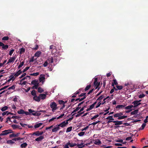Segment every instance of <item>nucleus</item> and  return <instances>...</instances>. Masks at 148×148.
<instances>
[{"label": "nucleus", "instance_id": "nucleus-1", "mask_svg": "<svg viewBox=\"0 0 148 148\" xmlns=\"http://www.w3.org/2000/svg\"><path fill=\"white\" fill-rule=\"evenodd\" d=\"M50 107L52 109V111L53 112L54 110H56L57 108V105L56 103L54 102H51L50 104Z\"/></svg>", "mask_w": 148, "mask_h": 148}, {"label": "nucleus", "instance_id": "nucleus-11", "mask_svg": "<svg viewBox=\"0 0 148 148\" xmlns=\"http://www.w3.org/2000/svg\"><path fill=\"white\" fill-rule=\"evenodd\" d=\"M33 99L35 101L39 102L40 101L39 96H37V95L33 97Z\"/></svg>", "mask_w": 148, "mask_h": 148}, {"label": "nucleus", "instance_id": "nucleus-52", "mask_svg": "<svg viewBox=\"0 0 148 148\" xmlns=\"http://www.w3.org/2000/svg\"><path fill=\"white\" fill-rule=\"evenodd\" d=\"M146 123H143L142 125L141 128H140V129L141 130H143L144 129V127L146 126Z\"/></svg>", "mask_w": 148, "mask_h": 148}, {"label": "nucleus", "instance_id": "nucleus-5", "mask_svg": "<svg viewBox=\"0 0 148 148\" xmlns=\"http://www.w3.org/2000/svg\"><path fill=\"white\" fill-rule=\"evenodd\" d=\"M29 112H27L25 111L24 114H25L26 115H31V113L33 112H35V111L32 110L31 109L28 110Z\"/></svg>", "mask_w": 148, "mask_h": 148}, {"label": "nucleus", "instance_id": "nucleus-3", "mask_svg": "<svg viewBox=\"0 0 148 148\" xmlns=\"http://www.w3.org/2000/svg\"><path fill=\"white\" fill-rule=\"evenodd\" d=\"M98 80V78H95V81L94 82V85L96 86V89L99 86L100 84V82H97Z\"/></svg>", "mask_w": 148, "mask_h": 148}, {"label": "nucleus", "instance_id": "nucleus-64", "mask_svg": "<svg viewBox=\"0 0 148 148\" xmlns=\"http://www.w3.org/2000/svg\"><path fill=\"white\" fill-rule=\"evenodd\" d=\"M77 94L75 93H74L73 95L71 96L72 98H75L77 97Z\"/></svg>", "mask_w": 148, "mask_h": 148}, {"label": "nucleus", "instance_id": "nucleus-57", "mask_svg": "<svg viewBox=\"0 0 148 148\" xmlns=\"http://www.w3.org/2000/svg\"><path fill=\"white\" fill-rule=\"evenodd\" d=\"M145 96V95L144 94H143L140 95L138 96V97L140 98H141L144 97Z\"/></svg>", "mask_w": 148, "mask_h": 148}, {"label": "nucleus", "instance_id": "nucleus-53", "mask_svg": "<svg viewBox=\"0 0 148 148\" xmlns=\"http://www.w3.org/2000/svg\"><path fill=\"white\" fill-rule=\"evenodd\" d=\"M9 86V85H8V86H5L4 87L1 88L0 89V91H1L2 90H3L4 89H5L6 88H8Z\"/></svg>", "mask_w": 148, "mask_h": 148}, {"label": "nucleus", "instance_id": "nucleus-24", "mask_svg": "<svg viewBox=\"0 0 148 148\" xmlns=\"http://www.w3.org/2000/svg\"><path fill=\"white\" fill-rule=\"evenodd\" d=\"M104 97V96L103 95H101L97 99V101H99V102H101V100Z\"/></svg>", "mask_w": 148, "mask_h": 148}, {"label": "nucleus", "instance_id": "nucleus-62", "mask_svg": "<svg viewBox=\"0 0 148 148\" xmlns=\"http://www.w3.org/2000/svg\"><path fill=\"white\" fill-rule=\"evenodd\" d=\"M38 45L36 44L35 45V47L33 48V49L34 50H36L38 48Z\"/></svg>", "mask_w": 148, "mask_h": 148}, {"label": "nucleus", "instance_id": "nucleus-42", "mask_svg": "<svg viewBox=\"0 0 148 148\" xmlns=\"http://www.w3.org/2000/svg\"><path fill=\"white\" fill-rule=\"evenodd\" d=\"M7 143L8 144H13L14 143V142L12 139V140H9L7 141Z\"/></svg>", "mask_w": 148, "mask_h": 148}, {"label": "nucleus", "instance_id": "nucleus-37", "mask_svg": "<svg viewBox=\"0 0 148 148\" xmlns=\"http://www.w3.org/2000/svg\"><path fill=\"white\" fill-rule=\"evenodd\" d=\"M72 127H68L66 129V132L67 133L71 132L72 130Z\"/></svg>", "mask_w": 148, "mask_h": 148}, {"label": "nucleus", "instance_id": "nucleus-56", "mask_svg": "<svg viewBox=\"0 0 148 148\" xmlns=\"http://www.w3.org/2000/svg\"><path fill=\"white\" fill-rule=\"evenodd\" d=\"M48 64V62L47 61H46L43 64V66L44 67H46Z\"/></svg>", "mask_w": 148, "mask_h": 148}, {"label": "nucleus", "instance_id": "nucleus-22", "mask_svg": "<svg viewBox=\"0 0 148 148\" xmlns=\"http://www.w3.org/2000/svg\"><path fill=\"white\" fill-rule=\"evenodd\" d=\"M77 145L79 148H82L84 147V145L83 143H81L80 144H77Z\"/></svg>", "mask_w": 148, "mask_h": 148}, {"label": "nucleus", "instance_id": "nucleus-51", "mask_svg": "<svg viewBox=\"0 0 148 148\" xmlns=\"http://www.w3.org/2000/svg\"><path fill=\"white\" fill-rule=\"evenodd\" d=\"M99 116V115L98 114H97L96 115H95V116H93L91 118V119L92 120H93L97 118Z\"/></svg>", "mask_w": 148, "mask_h": 148}, {"label": "nucleus", "instance_id": "nucleus-29", "mask_svg": "<svg viewBox=\"0 0 148 148\" xmlns=\"http://www.w3.org/2000/svg\"><path fill=\"white\" fill-rule=\"evenodd\" d=\"M38 92L41 93L44 91V90L41 88L39 87L38 88Z\"/></svg>", "mask_w": 148, "mask_h": 148}, {"label": "nucleus", "instance_id": "nucleus-45", "mask_svg": "<svg viewBox=\"0 0 148 148\" xmlns=\"http://www.w3.org/2000/svg\"><path fill=\"white\" fill-rule=\"evenodd\" d=\"M9 39V37L8 36L3 37L2 39L3 40H7Z\"/></svg>", "mask_w": 148, "mask_h": 148}, {"label": "nucleus", "instance_id": "nucleus-12", "mask_svg": "<svg viewBox=\"0 0 148 148\" xmlns=\"http://www.w3.org/2000/svg\"><path fill=\"white\" fill-rule=\"evenodd\" d=\"M47 95L46 94H40L39 96L40 99L42 100L45 99Z\"/></svg>", "mask_w": 148, "mask_h": 148}, {"label": "nucleus", "instance_id": "nucleus-60", "mask_svg": "<svg viewBox=\"0 0 148 148\" xmlns=\"http://www.w3.org/2000/svg\"><path fill=\"white\" fill-rule=\"evenodd\" d=\"M29 67H26V68L25 69H24L22 71V72H23V73L25 72L27 70L29 69Z\"/></svg>", "mask_w": 148, "mask_h": 148}, {"label": "nucleus", "instance_id": "nucleus-19", "mask_svg": "<svg viewBox=\"0 0 148 148\" xmlns=\"http://www.w3.org/2000/svg\"><path fill=\"white\" fill-rule=\"evenodd\" d=\"M29 134L31 135H35L36 136H40L39 134V131H37L36 132H34L32 134Z\"/></svg>", "mask_w": 148, "mask_h": 148}, {"label": "nucleus", "instance_id": "nucleus-59", "mask_svg": "<svg viewBox=\"0 0 148 148\" xmlns=\"http://www.w3.org/2000/svg\"><path fill=\"white\" fill-rule=\"evenodd\" d=\"M20 124L21 125V126L22 127H25V126H28V125L27 124H26L25 123H20Z\"/></svg>", "mask_w": 148, "mask_h": 148}, {"label": "nucleus", "instance_id": "nucleus-61", "mask_svg": "<svg viewBox=\"0 0 148 148\" xmlns=\"http://www.w3.org/2000/svg\"><path fill=\"white\" fill-rule=\"evenodd\" d=\"M14 49H12L11 50L9 53V55L10 56H11L12 54L13 53V52L14 51Z\"/></svg>", "mask_w": 148, "mask_h": 148}, {"label": "nucleus", "instance_id": "nucleus-43", "mask_svg": "<svg viewBox=\"0 0 148 148\" xmlns=\"http://www.w3.org/2000/svg\"><path fill=\"white\" fill-rule=\"evenodd\" d=\"M116 87L118 90H121L123 89V87L122 86H116Z\"/></svg>", "mask_w": 148, "mask_h": 148}, {"label": "nucleus", "instance_id": "nucleus-58", "mask_svg": "<svg viewBox=\"0 0 148 148\" xmlns=\"http://www.w3.org/2000/svg\"><path fill=\"white\" fill-rule=\"evenodd\" d=\"M20 118V117L18 116H13L11 117V118L14 119H18Z\"/></svg>", "mask_w": 148, "mask_h": 148}, {"label": "nucleus", "instance_id": "nucleus-13", "mask_svg": "<svg viewBox=\"0 0 148 148\" xmlns=\"http://www.w3.org/2000/svg\"><path fill=\"white\" fill-rule=\"evenodd\" d=\"M11 126L13 129L14 130L16 128H18L19 129H22V128L21 127V126L20 125L13 124L11 125Z\"/></svg>", "mask_w": 148, "mask_h": 148}, {"label": "nucleus", "instance_id": "nucleus-40", "mask_svg": "<svg viewBox=\"0 0 148 148\" xmlns=\"http://www.w3.org/2000/svg\"><path fill=\"white\" fill-rule=\"evenodd\" d=\"M24 63V61H23L22 62H21L20 64L18 65V69L20 68L23 65Z\"/></svg>", "mask_w": 148, "mask_h": 148}, {"label": "nucleus", "instance_id": "nucleus-4", "mask_svg": "<svg viewBox=\"0 0 148 148\" xmlns=\"http://www.w3.org/2000/svg\"><path fill=\"white\" fill-rule=\"evenodd\" d=\"M60 127L58 126V125H56V126L52 130V132H56L58 130H60Z\"/></svg>", "mask_w": 148, "mask_h": 148}, {"label": "nucleus", "instance_id": "nucleus-48", "mask_svg": "<svg viewBox=\"0 0 148 148\" xmlns=\"http://www.w3.org/2000/svg\"><path fill=\"white\" fill-rule=\"evenodd\" d=\"M39 74V73L36 72V73H33L31 74L30 75L31 76H37Z\"/></svg>", "mask_w": 148, "mask_h": 148}, {"label": "nucleus", "instance_id": "nucleus-50", "mask_svg": "<svg viewBox=\"0 0 148 148\" xmlns=\"http://www.w3.org/2000/svg\"><path fill=\"white\" fill-rule=\"evenodd\" d=\"M58 102L60 104H62L63 105V104H65V102H64L62 100H59L58 101Z\"/></svg>", "mask_w": 148, "mask_h": 148}, {"label": "nucleus", "instance_id": "nucleus-6", "mask_svg": "<svg viewBox=\"0 0 148 148\" xmlns=\"http://www.w3.org/2000/svg\"><path fill=\"white\" fill-rule=\"evenodd\" d=\"M132 104L134 105V106H133V107H136L140 105L141 103H138V101H137V100H136L133 101L132 103Z\"/></svg>", "mask_w": 148, "mask_h": 148}, {"label": "nucleus", "instance_id": "nucleus-28", "mask_svg": "<svg viewBox=\"0 0 148 148\" xmlns=\"http://www.w3.org/2000/svg\"><path fill=\"white\" fill-rule=\"evenodd\" d=\"M38 83V81H37L36 79L32 80L31 82V84L34 85H36Z\"/></svg>", "mask_w": 148, "mask_h": 148}, {"label": "nucleus", "instance_id": "nucleus-47", "mask_svg": "<svg viewBox=\"0 0 148 148\" xmlns=\"http://www.w3.org/2000/svg\"><path fill=\"white\" fill-rule=\"evenodd\" d=\"M57 51L56 49V48H55V49H54L52 50H51V53L52 55L54 54Z\"/></svg>", "mask_w": 148, "mask_h": 148}, {"label": "nucleus", "instance_id": "nucleus-33", "mask_svg": "<svg viewBox=\"0 0 148 148\" xmlns=\"http://www.w3.org/2000/svg\"><path fill=\"white\" fill-rule=\"evenodd\" d=\"M16 57L14 56L12 57H11L10 59H9V61L10 62H14V60H15Z\"/></svg>", "mask_w": 148, "mask_h": 148}, {"label": "nucleus", "instance_id": "nucleus-49", "mask_svg": "<svg viewBox=\"0 0 148 148\" xmlns=\"http://www.w3.org/2000/svg\"><path fill=\"white\" fill-rule=\"evenodd\" d=\"M85 134V132H82L79 133L78 134V135L79 136H83Z\"/></svg>", "mask_w": 148, "mask_h": 148}, {"label": "nucleus", "instance_id": "nucleus-35", "mask_svg": "<svg viewBox=\"0 0 148 148\" xmlns=\"http://www.w3.org/2000/svg\"><path fill=\"white\" fill-rule=\"evenodd\" d=\"M31 94L32 96H34V97L36 95V91L34 90H33L32 91Z\"/></svg>", "mask_w": 148, "mask_h": 148}, {"label": "nucleus", "instance_id": "nucleus-63", "mask_svg": "<svg viewBox=\"0 0 148 148\" xmlns=\"http://www.w3.org/2000/svg\"><path fill=\"white\" fill-rule=\"evenodd\" d=\"M101 105H102L101 102H99L97 104V105L96 106L95 108H97L100 107Z\"/></svg>", "mask_w": 148, "mask_h": 148}, {"label": "nucleus", "instance_id": "nucleus-39", "mask_svg": "<svg viewBox=\"0 0 148 148\" xmlns=\"http://www.w3.org/2000/svg\"><path fill=\"white\" fill-rule=\"evenodd\" d=\"M125 107V106L123 105H118L116 107V108H123Z\"/></svg>", "mask_w": 148, "mask_h": 148}, {"label": "nucleus", "instance_id": "nucleus-36", "mask_svg": "<svg viewBox=\"0 0 148 148\" xmlns=\"http://www.w3.org/2000/svg\"><path fill=\"white\" fill-rule=\"evenodd\" d=\"M15 85H13L12 86H11V87H9L6 90L7 91L8 90H10V89L14 90L15 88Z\"/></svg>", "mask_w": 148, "mask_h": 148}, {"label": "nucleus", "instance_id": "nucleus-21", "mask_svg": "<svg viewBox=\"0 0 148 148\" xmlns=\"http://www.w3.org/2000/svg\"><path fill=\"white\" fill-rule=\"evenodd\" d=\"M41 54V52L40 51H37L34 54V56L35 57H39L40 56Z\"/></svg>", "mask_w": 148, "mask_h": 148}, {"label": "nucleus", "instance_id": "nucleus-27", "mask_svg": "<svg viewBox=\"0 0 148 148\" xmlns=\"http://www.w3.org/2000/svg\"><path fill=\"white\" fill-rule=\"evenodd\" d=\"M47 60L50 63H52L53 62V58L52 57H51L48 58Z\"/></svg>", "mask_w": 148, "mask_h": 148}, {"label": "nucleus", "instance_id": "nucleus-18", "mask_svg": "<svg viewBox=\"0 0 148 148\" xmlns=\"http://www.w3.org/2000/svg\"><path fill=\"white\" fill-rule=\"evenodd\" d=\"M123 115V113L121 112L119 113H117L114 115V117H119L120 116Z\"/></svg>", "mask_w": 148, "mask_h": 148}, {"label": "nucleus", "instance_id": "nucleus-54", "mask_svg": "<svg viewBox=\"0 0 148 148\" xmlns=\"http://www.w3.org/2000/svg\"><path fill=\"white\" fill-rule=\"evenodd\" d=\"M56 48V47L53 45H51L50 46L49 49H51V50L55 49Z\"/></svg>", "mask_w": 148, "mask_h": 148}, {"label": "nucleus", "instance_id": "nucleus-25", "mask_svg": "<svg viewBox=\"0 0 148 148\" xmlns=\"http://www.w3.org/2000/svg\"><path fill=\"white\" fill-rule=\"evenodd\" d=\"M138 109L136 110H135L134 111L131 112L130 113L131 114V115H135L136 114H137V113L138 112Z\"/></svg>", "mask_w": 148, "mask_h": 148}, {"label": "nucleus", "instance_id": "nucleus-23", "mask_svg": "<svg viewBox=\"0 0 148 148\" xmlns=\"http://www.w3.org/2000/svg\"><path fill=\"white\" fill-rule=\"evenodd\" d=\"M23 138H21L20 137H18L17 138H15L12 139V140L14 141H18L21 140H23Z\"/></svg>", "mask_w": 148, "mask_h": 148}, {"label": "nucleus", "instance_id": "nucleus-14", "mask_svg": "<svg viewBox=\"0 0 148 148\" xmlns=\"http://www.w3.org/2000/svg\"><path fill=\"white\" fill-rule=\"evenodd\" d=\"M40 76H41L39 77V81L40 82H44V80L45 79V76L44 75H40Z\"/></svg>", "mask_w": 148, "mask_h": 148}, {"label": "nucleus", "instance_id": "nucleus-2", "mask_svg": "<svg viewBox=\"0 0 148 148\" xmlns=\"http://www.w3.org/2000/svg\"><path fill=\"white\" fill-rule=\"evenodd\" d=\"M58 125L60 127L63 128L66 126V125H68V123L66 122L65 121H64L59 124H58Z\"/></svg>", "mask_w": 148, "mask_h": 148}, {"label": "nucleus", "instance_id": "nucleus-8", "mask_svg": "<svg viewBox=\"0 0 148 148\" xmlns=\"http://www.w3.org/2000/svg\"><path fill=\"white\" fill-rule=\"evenodd\" d=\"M2 133L5 132L6 135L9 134L13 132L12 130H5L2 132Z\"/></svg>", "mask_w": 148, "mask_h": 148}, {"label": "nucleus", "instance_id": "nucleus-46", "mask_svg": "<svg viewBox=\"0 0 148 148\" xmlns=\"http://www.w3.org/2000/svg\"><path fill=\"white\" fill-rule=\"evenodd\" d=\"M3 49H4V50H6L8 48V46L7 45H5L4 44V45L3 46V47H2Z\"/></svg>", "mask_w": 148, "mask_h": 148}, {"label": "nucleus", "instance_id": "nucleus-55", "mask_svg": "<svg viewBox=\"0 0 148 148\" xmlns=\"http://www.w3.org/2000/svg\"><path fill=\"white\" fill-rule=\"evenodd\" d=\"M99 122H100L99 121H96L95 122H94L93 123H92L89 124L88 125L89 126V125H96L98 123H99Z\"/></svg>", "mask_w": 148, "mask_h": 148}, {"label": "nucleus", "instance_id": "nucleus-32", "mask_svg": "<svg viewBox=\"0 0 148 148\" xmlns=\"http://www.w3.org/2000/svg\"><path fill=\"white\" fill-rule=\"evenodd\" d=\"M8 109V107L7 106H5L4 107L2 108L1 109V110L3 112V111H4Z\"/></svg>", "mask_w": 148, "mask_h": 148}, {"label": "nucleus", "instance_id": "nucleus-15", "mask_svg": "<svg viewBox=\"0 0 148 148\" xmlns=\"http://www.w3.org/2000/svg\"><path fill=\"white\" fill-rule=\"evenodd\" d=\"M113 122L115 123L114 125H121L122 124V121H113Z\"/></svg>", "mask_w": 148, "mask_h": 148}, {"label": "nucleus", "instance_id": "nucleus-38", "mask_svg": "<svg viewBox=\"0 0 148 148\" xmlns=\"http://www.w3.org/2000/svg\"><path fill=\"white\" fill-rule=\"evenodd\" d=\"M127 117V116H120V117H118V119L120 120L121 119H125Z\"/></svg>", "mask_w": 148, "mask_h": 148}, {"label": "nucleus", "instance_id": "nucleus-16", "mask_svg": "<svg viewBox=\"0 0 148 148\" xmlns=\"http://www.w3.org/2000/svg\"><path fill=\"white\" fill-rule=\"evenodd\" d=\"M94 143L95 145H101V142L99 139H97L95 141Z\"/></svg>", "mask_w": 148, "mask_h": 148}, {"label": "nucleus", "instance_id": "nucleus-10", "mask_svg": "<svg viewBox=\"0 0 148 148\" xmlns=\"http://www.w3.org/2000/svg\"><path fill=\"white\" fill-rule=\"evenodd\" d=\"M20 134V133H18L16 134L13 133L12 134H10L9 136L10 138L18 137L19 136Z\"/></svg>", "mask_w": 148, "mask_h": 148}, {"label": "nucleus", "instance_id": "nucleus-41", "mask_svg": "<svg viewBox=\"0 0 148 148\" xmlns=\"http://www.w3.org/2000/svg\"><path fill=\"white\" fill-rule=\"evenodd\" d=\"M91 85H87L84 89V90L85 91H87L89 90L91 87Z\"/></svg>", "mask_w": 148, "mask_h": 148}, {"label": "nucleus", "instance_id": "nucleus-26", "mask_svg": "<svg viewBox=\"0 0 148 148\" xmlns=\"http://www.w3.org/2000/svg\"><path fill=\"white\" fill-rule=\"evenodd\" d=\"M42 123H38V124H36L34 126V127L35 128H38L39 127H40V126L42 125Z\"/></svg>", "mask_w": 148, "mask_h": 148}, {"label": "nucleus", "instance_id": "nucleus-44", "mask_svg": "<svg viewBox=\"0 0 148 148\" xmlns=\"http://www.w3.org/2000/svg\"><path fill=\"white\" fill-rule=\"evenodd\" d=\"M86 106H84V107H82L80 110L78 112V113H79L82 111H83L85 108H86Z\"/></svg>", "mask_w": 148, "mask_h": 148}, {"label": "nucleus", "instance_id": "nucleus-20", "mask_svg": "<svg viewBox=\"0 0 148 148\" xmlns=\"http://www.w3.org/2000/svg\"><path fill=\"white\" fill-rule=\"evenodd\" d=\"M25 111L23 109H20L17 111V113L20 114H24Z\"/></svg>", "mask_w": 148, "mask_h": 148}, {"label": "nucleus", "instance_id": "nucleus-31", "mask_svg": "<svg viewBox=\"0 0 148 148\" xmlns=\"http://www.w3.org/2000/svg\"><path fill=\"white\" fill-rule=\"evenodd\" d=\"M27 145V144L26 143H25L22 144L21 145V148H25L26 147Z\"/></svg>", "mask_w": 148, "mask_h": 148}, {"label": "nucleus", "instance_id": "nucleus-34", "mask_svg": "<svg viewBox=\"0 0 148 148\" xmlns=\"http://www.w3.org/2000/svg\"><path fill=\"white\" fill-rule=\"evenodd\" d=\"M133 106L132 105L128 106L125 107V109L127 110H130L133 107Z\"/></svg>", "mask_w": 148, "mask_h": 148}, {"label": "nucleus", "instance_id": "nucleus-30", "mask_svg": "<svg viewBox=\"0 0 148 148\" xmlns=\"http://www.w3.org/2000/svg\"><path fill=\"white\" fill-rule=\"evenodd\" d=\"M20 52L19 53L20 54H22L23 53L25 52V49L24 48H21L20 49Z\"/></svg>", "mask_w": 148, "mask_h": 148}, {"label": "nucleus", "instance_id": "nucleus-17", "mask_svg": "<svg viewBox=\"0 0 148 148\" xmlns=\"http://www.w3.org/2000/svg\"><path fill=\"white\" fill-rule=\"evenodd\" d=\"M22 73V71L21 70H19L14 75V76L16 77H17L18 75H20Z\"/></svg>", "mask_w": 148, "mask_h": 148}, {"label": "nucleus", "instance_id": "nucleus-9", "mask_svg": "<svg viewBox=\"0 0 148 148\" xmlns=\"http://www.w3.org/2000/svg\"><path fill=\"white\" fill-rule=\"evenodd\" d=\"M44 136H40L35 139V141L37 142L41 141L44 139Z\"/></svg>", "mask_w": 148, "mask_h": 148}, {"label": "nucleus", "instance_id": "nucleus-7", "mask_svg": "<svg viewBox=\"0 0 148 148\" xmlns=\"http://www.w3.org/2000/svg\"><path fill=\"white\" fill-rule=\"evenodd\" d=\"M113 116H110L107 118H106V119H109V120L108 121L107 123H110L111 122H113L114 121H112V120H114V119L112 118Z\"/></svg>", "mask_w": 148, "mask_h": 148}]
</instances>
